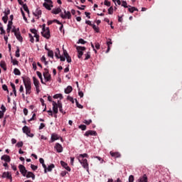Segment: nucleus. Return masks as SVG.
Listing matches in <instances>:
<instances>
[{"label":"nucleus","mask_w":182,"mask_h":182,"mask_svg":"<svg viewBox=\"0 0 182 182\" xmlns=\"http://www.w3.org/2000/svg\"><path fill=\"white\" fill-rule=\"evenodd\" d=\"M26 177V178H32V180H35V173L31 171H27Z\"/></svg>","instance_id":"nucleus-13"},{"label":"nucleus","mask_w":182,"mask_h":182,"mask_svg":"<svg viewBox=\"0 0 182 182\" xmlns=\"http://www.w3.org/2000/svg\"><path fill=\"white\" fill-rule=\"evenodd\" d=\"M43 168H44V173H48V168L45 164H41Z\"/></svg>","instance_id":"nucleus-59"},{"label":"nucleus","mask_w":182,"mask_h":182,"mask_svg":"<svg viewBox=\"0 0 182 182\" xmlns=\"http://www.w3.org/2000/svg\"><path fill=\"white\" fill-rule=\"evenodd\" d=\"M58 59H60L61 62H65V60H66V57H63V55H60L58 56Z\"/></svg>","instance_id":"nucleus-45"},{"label":"nucleus","mask_w":182,"mask_h":182,"mask_svg":"<svg viewBox=\"0 0 182 182\" xmlns=\"http://www.w3.org/2000/svg\"><path fill=\"white\" fill-rule=\"evenodd\" d=\"M78 129H80L81 130L85 131L86 130L87 127L85 124H81L78 127Z\"/></svg>","instance_id":"nucleus-41"},{"label":"nucleus","mask_w":182,"mask_h":182,"mask_svg":"<svg viewBox=\"0 0 182 182\" xmlns=\"http://www.w3.org/2000/svg\"><path fill=\"white\" fill-rule=\"evenodd\" d=\"M11 60L14 65H18V63H19V62H18L17 60H14L12 57H11Z\"/></svg>","instance_id":"nucleus-57"},{"label":"nucleus","mask_w":182,"mask_h":182,"mask_svg":"<svg viewBox=\"0 0 182 182\" xmlns=\"http://www.w3.org/2000/svg\"><path fill=\"white\" fill-rule=\"evenodd\" d=\"M53 99H63V96L62 95V94H56L53 96Z\"/></svg>","instance_id":"nucleus-31"},{"label":"nucleus","mask_w":182,"mask_h":182,"mask_svg":"<svg viewBox=\"0 0 182 182\" xmlns=\"http://www.w3.org/2000/svg\"><path fill=\"white\" fill-rule=\"evenodd\" d=\"M65 59L67 60V62L68 63H70V62H72V58H70L69 55H68L67 57H65Z\"/></svg>","instance_id":"nucleus-60"},{"label":"nucleus","mask_w":182,"mask_h":182,"mask_svg":"<svg viewBox=\"0 0 182 182\" xmlns=\"http://www.w3.org/2000/svg\"><path fill=\"white\" fill-rule=\"evenodd\" d=\"M43 6L44 8H46V9H48V11H51L52 8H53V4H49L46 2L43 3Z\"/></svg>","instance_id":"nucleus-17"},{"label":"nucleus","mask_w":182,"mask_h":182,"mask_svg":"<svg viewBox=\"0 0 182 182\" xmlns=\"http://www.w3.org/2000/svg\"><path fill=\"white\" fill-rule=\"evenodd\" d=\"M68 173V171H63L62 172H61V173H60V176H62V177H65V176H66V173Z\"/></svg>","instance_id":"nucleus-64"},{"label":"nucleus","mask_w":182,"mask_h":182,"mask_svg":"<svg viewBox=\"0 0 182 182\" xmlns=\"http://www.w3.org/2000/svg\"><path fill=\"white\" fill-rule=\"evenodd\" d=\"M65 15L63 14H60V16L63 19H70L72 18V14H70V11H66V10L64 11Z\"/></svg>","instance_id":"nucleus-8"},{"label":"nucleus","mask_w":182,"mask_h":182,"mask_svg":"<svg viewBox=\"0 0 182 182\" xmlns=\"http://www.w3.org/2000/svg\"><path fill=\"white\" fill-rule=\"evenodd\" d=\"M108 14L109 15H112L113 14V7L112 6L109 7V9H108Z\"/></svg>","instance_id":"nucleus-53"},{"label":"nucleus","mask_w":182,"mask_h":182,"mask_svg":"<svg viewBox=\"0 0 182 182\" xmlns=\"http://www.w3.org/2000/svg\"><path fill=\"white\" fill-rule=\"evenodd\" d=\"M110 155L112 156V157H114L115 159H119L122 157V155L119 152L110 151Z\"/></svg>","instance_id":"nucleus-16"},{"label":"nucleus","mask_w":182,"mask_h":182,"mask_svg":"<svg viewBox=\"0 0 182 182\" xmlns=\"http://www.w3.org/2000/svg\"><path fill=\"white\" fill-rule=\"evenodd\" d=\"M2 21H3V22L4 23H7V22H8V16H3L2 17Z\"/></svg>","instance_id":"nucleus-48"},{"label":"nucleus","mask_w":182,"mask_h":182,"mask_svg":"<svg viewBox=\"0 0 182 182\" xmlns=\"http://www.w3.org/2000/svg\"><path fill=\"white\" fill-rule=\"evenodd\" d=\"M72 90H73V88L72 86L69 85L67 87V88L65 89V93L66 95H69V93H71Z\"/></svg>","instance_id":"nucleus-23"},{"label":"nucleus","mask_w":182,"mask_h":182,"mask_svg":"<svg viewBox=\"0 0 182 182\" xmlns=\"http://www.w3.org/2000/svg\"><path fill=\"white\" fill-rule=\"evenodd\" d=\"M21 15L26 22L28 21V18H26V16H25V12H23V10L21 9Z\"/></svg>","instance_id":"nucleus-36"},{"label":"nucleus","mask_w":182,"mask_h":182,"mask_svg":"<svg viewBox=\"0 0 182 182\" xmlns=\"http://www.w3.org/2000/svg\"><path fill=\"white\" fill-rule=\"evenodd\" d=\"M76 49L77 50V58L78 59H82V56H83V50H86V47L83 46H77Z\"/></svg>","instance_id":"nucleus-4"},{"label":"nucleus","mask_w":182,"mask_h":182,"mask_svg":"<svg viewBox=\"0 0 182 182\" xmlns=\"http://www.w3.org/2000/svg\"><path fill=\"white\" fill-rule=\"evenodd\" d=\"M48 58H52V59H53V50H48Z\"/></svg>","instance_id":"nucleus-32"},{"label":"nucleus","mask_w":182,"mask_h":182,"mask_svg":"<svg viewBox=\"0 0 182 182\" xmlns=\"http://www.w3.org/2000/svg\"><path fill=\"white\" fill-rule=\"evenodd\" d=\"M55 149L57 150L58 153H62L63 151V147H62V145L59 143L55 144Z\"/></svg>","instance_id":"nucleus-12"},{"label":"nucleus","mask_w":182,"mask_h":182,"mask_svg":"<svg viewBox=\"0 0 182 182\" xmlns=\"http://www.w3.org/2000/svg\"><path fill=\"white\" fill-rule=\"evenodd\" d=\"M2 89L3 90H5L6 92H7V93H9V90H8V86L6 85H3Z\"/></svg>","instance_id":"nucleus-43"},{"label":"nucleus","mask_w":182,"mask_h":182,"mask_svg":"<svg viewBox=\"0 0 182 182\" xmlns=\"http://www.w3.org/2000/svg\"><path fill=\"white\" fill-rule=\"evenodd\" d=\"M4 16H8V15L11 14V10L9 9V8H7L6 10L4 11Z\"/></svg>","instance_id":"nucleus-38"},{"label":"nucleus","mask_w":182,"mask_h":182,"mask_svg":"<svg viewBox=\"0 0 182 182\" xmlns=\"http://www.w3.org/2000/svg\"><path fill=\"white\" fill-rule=\"evenodd\" d=\"M147 175L144 174L142 177H140L136 182H148Z\"/></svg>","instance_id":"nucleus-14"},{"label":"nucleus","mask_w":182,"mask_h":182,"mask_svg":"<svg viewBox=\"0 0 182 182\" xmlns=\"http://www.w3.org/2000/svg\"><path fill=\"white\" fill-rule=\"evenodd\" d=\"M23 9L25 11V12H27L28 14L29 15V9L28 8V6L26 5V4H23Z\"/></svg>","instance_id":"nucleus-33"},{"label":"nucleus","mask_w":182,"mask_h":182,"mask_svg":"<svg viewBox=\"0 0 182 182\" xmlns=\"http://www.w3.org/2000/svg\"><path fill=\"white\" fill-rule=\"evenodd\" d=\"M22 79L24 83V86L26 87V94L31 95V89H32V87L31 85V78H29L28 77H22Z\"/></svg>","instance_id":"nucleus-2"},{"label":"nucleus","mask_w":182,"mask_h":182,"mask_svg":"<svg viewBox=\"0 0 182 182\" xmlns=\"http://www.w3.org/2000/svg\"><path fill=\"white\" fill-rule=\"evenodd\" d=\"M0 66L2 69H4V70H6V63H5V61H1Z\"/></svg>","instance_id":"nucleus-27"},{"label":"nucleus","mask_w":182,"mask_h":182,"mask_svg":"<svg viewBox=\"0 0 182 182\" xmlns=\"http://www.w3.org/2000/svg\"><path fill=\"white\" fill-rule=\"evenodd\" d=\"M85 60H87L88 59H90V53H87L85 54Z\"/></svg>","instance_id":"nucleus-50"},{"label":"nucleus","mask_w":182,"mask_h":182,"mask_svg":"<svg viewBox=\"0 0 182 182\" xmlns=\"http://www.w3.org/2000/svg\"><path fill=\"white\" fill-rule=\"evenodd\" d=\"M89 155H87V154H80L79 156H77L79 163H80L83 168H85L87 171H89V163H87V159H87Z\"/></svg>","instance_id":"nucleus-1"},{"label":"nucleus","mask_w":182,"mask_h":182,"mask_svg":"<svg viewBox=\"0 0 182 182\" xmlns=\"http://www.w3.org/2000/svg\"><path fill=\"white\" fill-rule=\"evenodd\" d=\"M129 11L131 14H133V12H134V11H136V12H139V9H137V8L134 7V6H129V9H128Z\"/></svg>","instance_id":"nucleus-25"},{"label":"nucleus","mask_w":182,"mask_h":182,"mask_svg":"<svg viewBox=\"0 0 182 182\" xmlns=\"http://www.w3.org/2000/svg\"><path fill=\"white\" fill-rule=\"evenodd\" d=\"M33 80L34 86L36 87L39 86V80L37 78H36L35 77H33Z\"/></svg>","instance_id":"nucleus-28"},{"label":"nucleus","mask_w":182,"mask_h":182,"mask_svg":"<svg viewBox=\"0 0 182 182\" xmlns=\"http://www.w3.org/2000/svg\"><path fill=\"white\" fill-rule=\"evenodd\" d=\"M57 106H58L60 113H63V114H66V112H63V109L62 107V104L59 101H58V104H57Z\"/></svg>","instance_id":"nucleus-24"},{"label":"nucleus","mask_w":182,"mask_h":182,"mask_svg":"<svg viewBox=\"0 0 182 182\" xmlns=\"http://www.w3.org/2000/svg\"><path fill=\"white\" fill-rule=\"evenodd\" d=\"M1 160H4V161H6V163H10L11 162V156H8V155H4L1 156Z\"/></svg>","instance_id":"nucleus-18"},{"label":"nucleus","mask_w":182,"mask_h":182,"mask_svg":"<svg viewBox=\"0 0 182 182\" xmlns=\"http://www.w3.org/2000/svg\"><path fill=\"white\" fill-rule=\"evenodd\" d=\"M84 136L86 137H89V136H97V132L93 130H88L85 133Z\"/></svg>","instance_id":"nucleus-9"},{"label":"nucleus","mask_w":182,"mask_h":182,"mask_svg":"<svg viewBox=\"0 0 182 182\" xmlns=\"http://www.w3.org/2000/svg\"><path fill=\"white\" fill-rule=\"evenodd\" d=\"M28 36L30 38V42H31V43H33V42H35V36H32V34L29 33Z\"/></svg>","instance_id":"nucleus-35"},{"label":"nucleus","mask_w":182,"mask_h":182,"mask_svg":"<svg viewBox=\"0 0 182 182\" xmlns=\"http://www.w3.org/2000/svg\"><path fill=\"white\" fill-rule=\"evenodd\" d=\"M18 168L20 170V173H21L22 176L23 177L26 176V173H28V170H26V168L22 164L18 165Z\"/></svg>","instance_id":"nucleus-7"},{"label":"nucleus","mask_w":182,"mask_h":182,"mask_svg":"<svg viewBox=\"0 0 182 182\" xmlns=\"http://www.w3.org/2000/svg\"><path fill=\"white\" fill-rule=\"evenodd\" d=\"M51 12L54 15H58V14H60V12H62V9H60V8L53 9Z\"/></svg>","instance_id":"nucleus-22"},{"label":"nucleus","mask_w":182,"mask_h":182,"mask_svg":"<svg viewBox=\"0 0 182 182\" xmlns=\"http://www.w3.org/2000/svg\"><path fill=\"white\" fill-rule=\"evenodd\" d=\"M16 147H22L23 146V142L19 141L16 144Z\"/></svg>","instance_id":"nucleus-56"},{"label":"nucleus","mask_w":182,"mask_h":182,"mask_svg":"<svg viewBox=\"0 0 182 182\" xmlns=\"http://www.w3.org/2000/svg\"><path fill=\"white\" fill-rule=\"evenodd\" d=\"M0 31H1V35L5 34L6 31L4 30V27L3 26L0 27Z\"/></svg>","instance_id":"nucleus-63"},{"label":"nucleus","mask_w":182,"mask_h":182,"mask_svg":"<svg viewBox=\"0 0 182 182\" xmlns=\"http://www.w3.org/2000/svg\"><path fill=\"white\" fill-rule=\"evenodd\" d=\"M42 36L43 38H46V39H50V31L49 30V27H47L46 30H43L41 32Z\"/></svg>","instance_id":"nucleus-6"},{"label":"nucleus","mask_w":182,"mask_h":182,"mask_svg":"<svg viewBox=\"0 0 182 182\" xmlns=\"http://www.w3.org/2000/svg\"><path fill=\"white\" fill-rule=\"evenodd\" d=\"M67 99H68V100H69L72 103H75V100L73 99V97H72L70 96H68Z\"/></svg>","instance_id":"nucleus-52"},{"label":"nucleus","mask_w":182,"mask_h":182,"mask_svg":"<svg viewBox=\"0 0 182 182\" xmlns=\"http://www.w3.org/2000/svg\"><path fill=\"white\" fill-rule=\"evenodd\" d=\"M82 123H85V124H87V126H89V124H90L92 123V119H89V120L84 119Z\"/></svg>","instance_id":"nucleus-39"},{"label":"nucleus","mask_w":182,"mask_h":182,"mask_svg":"<svg viewBox=\"0 0 182 182\" xmlns=\"http://www.w3.org/2000/svg\"><path fill=\"white\" fill-rule=\"evenodd\" d=\"M53 113L58 114V103H56L55 101H53Z\"/></svg>","instance_id":"nucleus-19"},{"label":"nucleus","mask_w":182,"mask_h":182,"mask_svg":"<svg viewBox=\"0 0 182 182\" xmlns=\"http://www.w3.org/2000/svg\"><path fill=\"white\" fill-rule=\"evenodd\" d=\"M91 26L92 27V29L97 32V33H99V27H96V25L95 24H92Z\"/></svg>","instance_id":"nucleus-42"},{"label":"nucleus","mask_w":182,"mask_h":182,"mask_svg":"<svg viewBox=\"0 0 182 182\" xmlns=\"http://www.w3.org/2000/svg\"><path fill=\"white\" fill-rule=\"evenodd\" d=\"M59 55H60V50H59V48H56L55 52V58H57V59H59Z\"/></svg>","instance_id":"nucleus-30"},{"label":"nucleus","mask_w":182,"mask_h":182,"mask_svg":"<svg viewBox=\"0 0 182 182\" xmlns=\"http://www.w3.org/2000/svg\"><path fill=\"white\" fill-rule=\"evenodd\" d=\"M60 164L63 167H64V168H65V170H67V171H70V167H69V166H68V164H66V162L61 161H60Z\"/></svg>","instance_id":"nucleus-15"},{"label":"nucleus","mask_w":182,"mask_h":182,"mask_svg":"<svg viewBox=\"0 0 182 182\" xmlns=\"http://www.w3.org/2000/svg\"><path fill=\"white\" fill-rule=\"evenodd\" d=\"M112 39L109 38L108 41L107 42V50L106 51V53H109V52L110 51V45H112Z\"/></svg>","instance_id":"nucleus-21"},{"label":"nucleus","mask_w":182,"mask_h":182,"mask_svg":"<svg viewBox=\"0 0 182 182\" xmlns=\"http://www.w3.org/2000/svg\"><path fill=\"white\" fill-rule=\"evenodd\" d=\"M122 6H124V8H129V6H127V2L126 1H122Z\"/></svg>","instance_id":"nucleus-47"},{"label":"nucleus","mask_w":182,"mask_h":182,"mask_svg":"<svg viewBox=\"0 0 182 182\" xmlns=\"http://www.w3.org/2000/svg\"><path fill=\"white\" fill-rule=\"evenodd\" d=\"M63 55L64 57L67 58L68 56H69V53H68V51L65 49H63Z\"/></svg>","instance_id":"nucleus-61"},{"label":"nucleus","mask_w":182,"mask_h":182,"mask_svg":"<svg viewBox=\"0 0 182 182\" xmlns=\"http://www.w3.org/2000/svg\"><path fill=\"white\" fill-rule=\"evenodd\" d=\"M15 36L16 39L19 41V42H22V41H23V38H22V36H21V32L18 31V33H16Z\"/></svg>","instance_id":"nucleus-20"},{"label":"nucleus","mask_w":182,"mask_h":182,"mask_svg":"<svg viewBox=\"0 0 182 182\" xmlns=\"http://www.w3.org/2000/svg\"><path fill=\"white\" fill-rule=\"evenodd\" d=\"M23 133L26 134L28 137H33V134L31 133V128H29L28 126H24L22 128Z\"/></svg>","instance_id":"nucleus-5"},{"label":"nucleus","mask_w":182,"mask_h":182,"mask_svg":"<svg viewBox=\"0 0 182 182\" xmlns=\"http://www.w3.org/2000/svg\"><path fill=\"white\" fill-rule=\"evenodd\" d=\"M31 33H33L34 35H38V31L35 28H31Z\"/></svg>","instance_id":"nucleus-51"},{"label":"nucleus","mask_w":182,"mask_h":182,"mask_svg":"<svg viewBox=\"0 0 182 182\" xmlns=\"http://www.w3.org/2000/svg\"><path fill=\"white\" fill-rule=\"evenodd\" d=\"M33 15H34L37 19H39L41 18V15H42V10L38 8L34 12H33Z\"/></svg>","instance_id":"nucleus-10"},{"label":"nucleus","mask_w":182,"mask_h":182,"mask_svg":"<svg viewBox=\"0 0 182 182\" xmlns=\"http://www.w3.org/2000/svg\"><path fill=\"white\" fill-rule=\"evenodd\" d=\"M104 5H105L106 6H110L111 3L110 1H109V0H105Z\"/></svg>","instance_id":"nucleus-46"},{"label":"nucleus","mask_w":182,"mask_h":182,"mask_svg":"<svg viewBox=\"0 0 182 182\" xmlns=\"http://www.w3.org/2000/svg\"><path fill=\"white\" fill-rule=\"evenodd\" d=\"M31 168H32V170H33V171H36V170H38V166H35V165H33V164H31Z\"/></svg>","instance_id":"nucleus-49"},{"label":"nucleus","mask_w":182,"mask_h":182,"mask_svg":"<svg viewBox=\"0 0 182 182\" xmlns=\"http://www.w3.org/2000/svg\"><path fill=\"white\" fill-rule=\"evenodd\" d=\"M55 140H59V136L56 134H53L51 135V141L53 143Z\"/></svg>","instance_id":"nucleus-26"},{"label":"nucleus","mask_w":182,"mask_h":182,"mask_svg":"<svg viewBox=\"0 0 182 182\" xmlns=\"http://www.w3.org/2000/svg\"><path fill=\"white\" fill-rule=\"evenodd\" d=\"M18 31H19V28H17V29L13 28L11 31V32H13L14 33V35H16V33H18Z\"/></svg>","instance_id":"nucleus-62"},{"label":"nucleus","mask_w":182,"mask_h":182,"mask_svg":"<svg viewBox=\"0 0 182 182\" xmlns=\"http://www.w3.org/2000/svg\"><path fill=\"white\" fill-rule=\"evenodd\" d=\"M78 43H81L82 45H85V43H86V41H85V40H83L82 38H80L78 41Z\"/></svg>","instance_id":"nucleus-55"},{"label":"nucleus","mask_w":182,"mask_h":182,"mask_svg":"<svg viewBox=\"0 0 182 182\" xmlns=\"http://www.w3.org/2000/svg\"><path fill=\"white\" fill-rule=\"evenodd\" d=\"M36 75H37V76L39 77L40 80L43 79V78L42 77V73H41V72L37 71V72H36Z\"/></svg>","instance_id":"nucleus-54"},{"label":"nucleus","mask_w":182,"mask_h":182,"mask_svg":"<svg viewBox=\"0 0 182 182\" xmlns=\"http://www.w3.org/2000/svg\"><path fill=\"white\" fill-rule=\"evenodd\" d=\"M43 76L46 80V82H50L52 80V76L49 73V70L47 68H44V72L43 73Z\"/></svg>","instance_id":"nucleus-3"},{"label":"nucleus","mask_w":182,"mask_h":182,"mask_svg":"<svg viewBox=\"0 0 182 182\" xmlns=\"http://www.w3.org/2000/svg\"><path fill=\"white\" fill-rule=\"evenodd\" d=\"M13 22L12 21H9V23H8V26H7V28H10L12 29V25H13Z\"/></svg>","instance_id":"nucleus-58"},{"label":"nucleus","mask_w":182,"mask_h":182,"mask_svg":"<svg viewBox=\"0 0 182 182\" xmlns=\"http://www.w3.org/2000/svg\"><path fill=\"white\" fill-rule=\"evenodd\" d=\"M75 103H76L77 107H78L79 109H83V106L82 105L79 104V102L76 99H75Z\"/></svg>","instance_id":"nucleus-40"},{"label":"nucleus","mask_w":182,"mask_h":182,"mask_svg":"<svg viewBox=\"0 0 182 182\" xmlns=\"http://www.w3.org/2000/svg\"><path fill=\"white\" fill-rule=\"evenodd\" d=\"M53 168H55V164H51L50 166H48L47 170L48 171H52Z\"/></svg>","instance_id":"nucleus-34"},{"label":"nucleus","mask_w":182,"mask_h":182,"mask_svg":"<svg viewBox=\"0 0 182 182\" xmlns=\"http://www.w3.org/2000/svg\"><path fill=\"white\" fill-rule=\"evenodd\" d=\"M19 52H21V50H19V47H17V50L15 54L16 58H19L21 56V54L19 53Z\"/></svg>","instance_id":"nucleus-37"},{"label":"nucleus","mask_w":182,"mask_h":182,"mask_svg":"<svg viewBox=\"0 0 182 182\" xmlns=\"http://www.w3.org/2000/svg\"><path fill=\"white\" fill-rule=\"evenodd\" d=\"M3 178H8V180H10L11 182H12V174L9 172H4L2 174Z\"/></svg>","instance_id":"nucleus-11"},{"label":"nucleus","mask_w":182,"mask_h":182,"mask_svg":"<svg viewBox=\"0 0 182 182\" xmlns=\"http://www.w3.org/2000/svg\"><path fill=\"white\" fill-rule=\"evenodd\" d=\"M129 182H134V176H133V175L129 176Z\"/></svg>","instance_id":"nucleus-44"},{"label":"nucleus","mask_w":182,"mask_h":182,"mask_svg":"<svg viewBox=\"0 0 182 182\" xmlns=\"http://www.w3.org/2000/svg\"><path fill=\"white\" fill-rule=\"evenodd\" d=\"M14 73L17 76H21V71L18 68H14Z\"/></svg>","instance_id":"nucleus-29"}]
</instances>
